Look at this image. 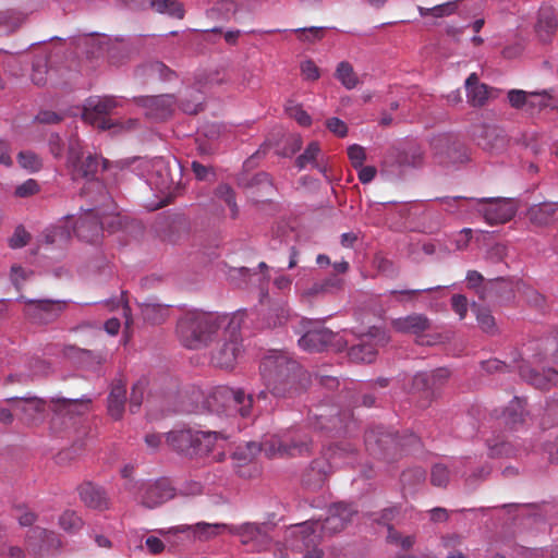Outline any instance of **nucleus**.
I'll list each match as a JSON object with an SVG mask.
<instances>
[{
	"mask_svg": "<svg viewBox=\"0 0 558 558\" xmlns=\"http://www.w3.org/2000/svg\"><path fill=\"white\" fill-rule=\"evenodd\" d=\"M311 439L300 433H288L282 437L272 435L265 438L262 442H247V453L238 451L235 454L243 456L244 460H252L256 453L264 452L268 458L299 457L311 452Z\"/></svg>",
	"mask_w": 558,
	"mask_h": 558,
	"instance_id": "nucleus-3",
	"label": "nucleus"
},
{
	"mask_svg": "<svg viewBox=\"0 0 558 558\" xmlns=\"http://www.w3.org/2000/svg\"><path fill=\"white\" fill-rule=\"evenodd\" d=\"M259 369L266 390L257 393L256 407L253 395L241 388L220 386L206 398L209 411L228 415L236 412L242 417H251L256 412L271 410L267 404L260 405L268 400V393L277 399H293L310 386V375L286 352L269 353L262 360Z\"/></svg>",
	"mask_w": 558,
	"mask_h": 558,
	"instance_id": "nucleus-1",
	"label": "nucleus"
},
{
	"mask_svg": "<svg viewBox=\"0 0 558 558\" xmlns=\"http://www.w3.org/2000/svg\"><path fill=\"white\" fill-rule=\"evenodd\" d=\"M7 401L12 403L13 411L27 425L43 421L47 410V401L35 396L10 397Z\"/></svg>",
	"mask_w": 558,
	"mask_h": 558,
	"instance_id": "nucleus-18",
	"label": "nucleus"
},
{
	"mask_svg": "<svg viewBox=\"0 0 558 558\" xmlns=\"http://www.w3.org/2000/svg\"><path fill=\"white\" fill-rule=\"evenodd\" d=\"M400 167H418L423 162V154L417 147H410L408 150L398 151L396 156Z\"/></svg>",
	"mask_w": 558,
	"mask_h": 558,
	"instance_id": "nucleus-42",
	"label": "nucleus"
},
{
	"mask_svg": "<svg viewBox=\"0 0 558 558\" xmlns=\"http://www.w3.org/2000/svg\"><path fill=\"white\" fill-rule=\"evenodd\" d=\"M417 10L421 16L432 15L434 17H444L451 15L457 10V1H449L433 8L418 7Z\"/></svg>",
	"mask_w": 558,
	"mask_h": 558,
	"instance_id": "nucleus-46",
	"label": "nucleus"
},
{
	"mask_svg": "<svg viewBox=\"0 0 558 558\" xmlns=\"http://www.w3.org/2000/svg\"><path fill=\"white\" fill-rule=\"evenodd\" d=\"M126 400V387L122 380H117L112 384L110 393L108 396V413L118 421L121 420L124 413V404Z\"/></svg>",
	"mask_w": 558,
	"mask_h": 558,
	"instance_id": "nucleus-33",
	"label": "nucleus"
},
{
	"mask_svg": "<svg viewBox=\"0 0 558 558\" xmlns=\"http://www.w3.org/2000/svg\"><path fill=\"white\" fill-rule=\"evenodd\" d=\"M335 77L349 90L354 89L361 83L352 64L348 61H341L338 63L335 71Z\"/></svg>",
	"mask_w": 558,
	"mask_h": 558,
	"instance_id": "nucleus-38",
	"label": "nucleus"
},
{
	"mask_svg": "<svg viewBox=\"0 0 558 558\" xmlns=\"http://www.w3.org/2000/svg\"><path fill=\"white\" fill-rule=\"evenodd\" d=\"M387 541L391 544L400 546L403 549H409L414 544L413 536H401V534L392 526H388Z\"/></svg>",
	"mask_w": 558,
	"mask_h": 558,
	"instance_id": "nucleus-55",
	"label": "nucleus"
},
{
	"mask_svg": "<svg viewBox=\"0 0 558 558\" xmlns=\"http://www.w3.org/2000/svg\"><path fill=\"white\" fill-rule=\"evenodd\" d=\"M74 232L82 241L97 242L102 232V222L98 213L95 209L85 210L75 222Z\"/></svg>",
	"mask_w": 558,
	"mask_h": 558,
	"instance_id": "nucleus-21",
	"label": "nucleus"
},
{
	"mask_svg": "<svg viewBox=\"0 0 558 558\" xmlns=\"http://www.w3.org/2000/svg\"><path fill=\"white\" fill-rule=\"evenodd\" d=\"M25 303L23 313L34 325H48L56 322L66 308V302L50 299H26L20 298Z\"/></svg>",
	"mask_w": 558,
	"mask_h": 558,
	"instance_id": "nucleus-8",
	"label": "nucleus"
},
{
	"mask_svg": "<svg viewBox=\"0 0 558 558\" xmlns=\"http://www.w3.org/2000/svg\"><path fill=\"white\" fill-rule=\"evenodd\" d=\"M411 390L413 392L424 393L426 398L435 397L429 385L427 372H420L413 376Z\"/></svg>",
	"mask_w": 558,
	"mask_h": 558,
	"instance_id": "nucleus-49",
	"label": "nucleus"
},
{
	"mask_svg": "<svg viewBox=\"0 0 558 558\" xmlns=\"http://www.w3.org/2000/svg\"><path fill=\"white\" fill-rule=\"evenodd\" d=\"M311 418L315 428L333 432L343 428V420L339 410L336 407L319 405L314 411H311Z\"/></svg>",
	"mask_w": 558,
	"mask_h": 558,
	"instance_id": "nucleus-24",
	"label": "nucleus"
},
{
	"mask_svg": "<svg viewBox=\"0 0 558 558\" xmlns=\"http://www.w3.org/2000/svg\"><path fill=\"white\" fill-rule=\"evenodd\" d=\"M100 163H102V169L107 168V160L100 159L98 156L88 155L84 160H80L72 168L75 175L94 180L100 168Z\"/></svg>",
	"mask_w": 558,
	"mask_h": 558,
	"instance_id": "nucleus-36",
	"label": "nucleus"
},
{
	"mask_svg": "<svg viewBox=\"0 0 558 558\" xmlns=\"http://www.w3.org/2000/svg\"><path fill=\"white\" fill-rule=\"evenodd\" d=\"M229 435L223 432L196 430L192 428L174 429L167 434V444L175 451L189 456L208 454L218 441H226Z\"/></svg>",
	"mask_w": 558,
	"mask_h": 558,
	"instance_id": "nucleus-4",
	"label": "nucleus"
},
{
	"mask_svg": "<svg viewBox=\"0 0 558 558\" xmlns=\"http://www.w3.org/2000/svg\"><path fill=\"white\" fill-rule=\"evenodd\" d=\"M320 153V147L317 142H312L307 145L304 153L301 154L296 160L295 165L299 169H304L308 165H313L317 167L320 171H323L322 168L316 163V158L318 154Z\"/></svg>",
	"mask_w": 558,
	"mask_h": 558,
	"instance_id": "nucleus-43",
	"label": "nucleus"
},
{
	"mask_svg": "<svg viewBox=\"0 0 558 558\" xmlns=\"http://www.w3.org/2000/svg\"><path fill=\"white\" fill-rule=\"evenodd\" d=\"M284 110H286L287 114L290 118H293L294 120H296V122L300 125H302V126L311 125L312 119H311L310 114L305 110H303L301 105L296 104L295 101L289 100L286 104Z\"/></svg>",
	"mask_w": 558,
	"mask_h": 558,
	"instance_id": "nucleus-48",
	"label": "nucleus"
},
{
	"mask_svg": "<svg viewBox=\"0 0 558 558\" xmlns=\"http://www.w3.org/2000/svg\"><path fill=\"white\" fill-rule=\"evenodd\" d=\"M299 331L303 333L298 341L299 345L307 352H322L331 347L337 338V335L319 320L302 319Z\"/></svg>",
	"mask_w": 558,
	"mask_h": 558,
	"instance_id": "nucleus-7",
	"label": "nucleus"
},
{
	"mask_svg": "<svg viewBox=\"0 0 558 558\" xmlns=\"http://www.w3.org/2000/svg\"><path fill=\"white\" fill-rule=\"evenodd\" d=\"M38 192H39L38 182L34 179H28L25 182H23L22 184L16 186L14 194L17 197L25 198V197L33 196V195L37 194Z\"/></svg>",
	"mask_w": 558,
	"mask_h": 558,
	"instance_id": "nucleus-59",
	"label": "nucleus"
},
{
	"mask_svg": "<svg viewBox=\"0 0 558 558\" xmlns=\"http://www.w3.org/2000/svg\"><path fill=\"white\" fill-rule=\"evenodd\" d=\"M451 308L460 319H464L469 308L466 296L463 294H453L451 298Z\"/></svg>",
	"mask_w": 558,
	"mask_h": 558,
	"instance_id": "nucleus-61",
	"label": "nucleus"
},
{
	"mask_svg": "<svg viewBox=\"0 0 558 558\" xmlns=\"http://www.w3.org/2000/svg\"><path fill=\"white\" fill-rule=\"evenodd\" d=\"M505 282L504 278H496L488 280L485 284L484 277L481 272L476 270H469L466 274V283L470 289L475 290L480 299L485 300L492 291L495 289V286L498 283Z\"/></svg>",
	"mask_w": 558,
	"mask_h": 558,
	"instance_id": "nucleus-34",
	"label": "nucleus"
},
{
	"mask_svg": "<svg viewBox=\"0 0 558 558\" xmlns=\"http://www.w3.org/2000/svg\"><path fill=\"white\" fill-rule=\"evenodd\" d=\"M17 162L23 169L31 172L40 170L43 166L40 158L31 150L19 153Z\"/></svg>",
	"mask_w": 558,
	"mask_h": 558,
	"instance_id": "nucleus-50",
	"label": "nucleus"
},
{
	"mask_svg": "<svg viewBox=\"0 0 558 558\" xmlns=\"http://www.w3.org/2000/svg\"><path fill=\"white\" fill-rule=\"evenodd\" d=\"M331 471V464L326 459H315L303 474L302 482L306 487L317 489L323 486Z\"/></svg>",
	"mask_w": 558,
	"mask_h": 558,
	"instance_id": "nucleus-27",
	"label": "nucleus"
},
{
	"mask_svg": "<svg viewBox=\"0 0 558 558\" xmlns=\"http://www.w3.org/2000/svg\"><path fill=\"white\" fill-rule=\"evenodd\" d=\"M90 399L82 398H53L50 401L52 411L51 425L56 430L69 428L75 424L74 418L89 410Z\"/></svg>",
	"mask_w": 558,
	"mask_h": 558,
	"instance_id": "nucleus-6",
	"label": "nucleus"
},
{
	"mask_svg": "<svg viewBox=\"0 0 558 558\" xmlns=\"http://www.w3.org/2000/svg\"><path fill=\"white\" fill-rule=\"evenodd\" d=\"M83 156V147L81 141L76 137H71L68 144V162L71 167L75 166Z\"/></svg>",
	"mask_w": 558,
	"mask_h": 558,
	"instance_id": "nucleus-56",
	"label": "nucleus"
},
{
	"mask_svg": "<svg viewBox=\"0 0 558 558\" xmlns=\"http://www.w3.org/2000/svg\"><path fill=\"white\" fill-rule=\"evenodd\" d=\"M525 414V400L514 397L502 411L501 416L507 426L515 428L524 422Z\"/></svg>",
	"mask_w": 558,
	"mask_h": 558,
	"instance_id": "nucleus-35",
	"label": "nucleus"
},
{
	"mask_svg": "<svg viewBox=\"0 0 558 558\" xmlns=\"http://www.w3.org/2000/svg\"><path fill=\"white\" fill-rule=\"evenodd\" d=\"M80 497L88 508L105 510L109 507V499L105 489L93 483H84L80 486Z\"/></svg>",
	"mask_w": 558,
	"mask_h": 558,
	"instance_id": "nucleus-29",
	"label": "nucleus"
},
{
	"mask_svg": "<svg viewBox=\"0 0 558 558\" xmlns=\"http://www.w3.org/2000/svg\"><path fill=\"white\" fill-rule=\"evenodd\" d=\"M271 525L268 523L246 522L240 525L229 527V533L240 538L243 546L248 551H264L270 547L272 537L270 535Z\"/></svg>",
	"mask_w": 558,
	"mask_h": 558,
	"instance_id": "nucleus-9",
	"label": "nucleus"
},
{
	"mask_svg": "<svg viewBox=\"0 0 558 558\" xmlns=\"http://www.w3.org/2000/svg\"><path fill=\"white\" fill-rule=\"evenodd\" d=\"M356 509L349 504L337 502L329 507L328 515L323 523L319 521H313L315 533L317 530H320V538L323 536H330L336 533L341 532L351 522L354 514H356Z\"/></svg>",
	"mask_w": 558,
	"mask_h": 558,
	"instance_id": "nucleus-14",
	"label": "nucleus"
},
{
	"mask_svg": "<svg viewBox=\"0 0 558 558\" xmlns=\"http://www.w3.org/2000/svg\"><path fill=\"white\" fill-rule=\"evenodd\" d=\"M388 336L379 328H373L368 335L361 338L360 343L349 349V357L356 363H372L375 361L379 347L388 343Z\"/></svg>",
	"mask_w": 558,
	"mask_h": 558,
	"instance_id": "nucleus-16",
	"label": "nucleus"
},
{
	"mask_svg": "<svg viewBox=\"0 0 558 558\" xmlns=\"http://www.w3.org/2000/svg\"><path fill=\"white\" fill-rule=\"evenodd\" d=\"M0 557L2 558H26L25 550L15 545L0 544Z\"/></svg>",
	"mask_w": 558,
	"mask_h": 558,
	"instance_id": "nucleus-63",
	"label": "nucleus"
},
{
	"mask_svg": "<svg viewBox=\"0 0 558 558\" xmlns=\"http://www.w3.org/2000/svg\"><path fill=\"white\" fill-rule=\"evenodd\" d=\"M472 308L476 311V318L481 328L486 332L492 331L495 327V319L492 314L486 310L480 308L475 303L472 305Z\"/></svg>",
	"mask_w": 558,
	"mask_h": 558,
	"instance_id": "nucleus-57",
	"label": "nucleus"
},
{
	"mask_svg": "<svg viewBox=\"0 0 558 558\" xmlns=\"http://www.w3.org/2000/svg\"><path fill=\"white\" fill-rule=\"evenodd\" d=\"M558 27L556 11L551 5L544 4L538 10L536 32L541 40L549 41Z\"/></svg>",
	"mask_w": 558,
	"mask_h": 558,
	"instance_id": "nucleus-30",
	"label": "nucleus"
},
{
	"mask_svg": "<svg viewBox=\"0 0 558 558\" xmlns=\"http://www.w3.org/2000/svg\"><path fill=\"white\" fill-rule=\"evenodd\" d=\"M473 137L477 146L489 153H499L507 146L504 131L494 125L481 124L474 128Z\"/></svg>",
	"mask_w": 558,
	"mask_h": 558,
	"instance_id": "nucleus-19",
	"label": "nucleus"
},
{
	"mask_svg": "<svg viewBox=\"0 0 558 558\" xmlns=\"http://www.w3.org/2000/svg\"><path fill=\"white\" fill-rule=\"evenodd\" d=\"M151 7L155 11L175 19L184 16V9L178 0H151Z\"/></svg>",
	"mask_w": 558,
	"mask_h": 558,
	"instance_id": "nucleus-41",
	"label": "nucleus"
},
{
	"mask_svg": "<svg viewBox=\"0 0 558 558\" xmlns=\"http://www.w3.org/2000/svg\"><path fill=\"white\" fill-rule=\"evenodd\" d=\"M239 317L204 312H189L177 325L181 343L189 349H201L214 339H218L223 329Z\"/></svg>",
	"mask_w": 558,
	"mask_h": 558,
	"instance_id": "nucleus-2",
	"label": "nucleus"
},
{
	"mask_svg": "<svg viewBox=\"0 0 558 558\" xmlns=\"http://www.w3.org/2000/svg\"><path fill=\"white\" fill-rule=\"evenodd\" d=\"M301 73L305 80L317 81L320 76L318 66L312 60H306L301 63Z\"/></svg>",
	"mask_w": 558,
	"mask_h": 558,
	"instance_id": "nucleus-64",
	"label": "nucleus"
},
{
	"mask_svg": "<svg viewBox=\"0 0 558 558\" xmlns=\"http://www.w3.org/2000/svg\"><path fill=\"white\" fill-rule=\"evenodd\" d=\"M177 492L167 477L148 480L138 487L137 500L146 509H156L174 498Z\"/></svg>",
	"mask_w": 558,
	"mask_h": 558,
	"instance_id": "nucleus-10",
	"label": "nucleus"
},
{
	"mask_svg": "<svg viewBox=\"0 0 558 558\" xmlns=\"http://www.w3.org/2000/svg\"><path fill=\"white\" fill-rule=\"evenodd\" d=\"M143 318L150 324H162L169 316V306L145 302L141 305Z\"/></svg>",
	"mask_w": 558,
	"mask_h": 558,
	"instance_id": "nucleus-37",
	"label": "nucleus"
},
{
	"mask_svg": "<svg viewBox=\"0 0 558 558\" xmlns=\"http://www.w3.org/2000/svg\"><path fill=\"white\" fill-rule=\"evenodd\" d=\"M118 106L114 97H90L86 100L83 109V120L101 130H109L112 126L108 114Z\"/></svg>",
	"mask_w": 558,
	"mask_h": 558,
	"instance_id": "nucleus-15",
	"label": "nucleus"
},
{
	"mask_svg": "<svg viewBox=\"0 0 558 558\" xmlns=\"http://www.w3.org/2000/svg\"><path fill=\"white\" fill-rule=\"evenodd\" d=\"M404 445L399 437L381 426L371 428L365 433L366 450L378 458L386 459L390 453L397 451L399 446L403 447Z\"/></svg>",
	"mask_w": 558,
	"mask_h": 558,
	"instance_id": "nucleus-17",
	"label": "nucleus"
},
{
	"mask_svg": "<svg viewBox=\"0 0 558 558\" xmlns=\"http://www.w3.org/2000/svg\"><path fill=\"white\" fill-rule=\"evenodd\" d=\"M530 96L531 93L522 89H511L508 92L509 104L514 109L525 108L527 110Z\"/></svg>",
	"mask_w": 558,
	"mask_h": 558,
	"instance_id": "nucleus-53",
	"label": "nucleus"
},
{
	"mask_svg": "<svg viewBox=\"0 0 558 558\" xmlns=\"http://www.w3.org/2000/svg\"><path fill=\"white\" fill-rule=\"evenodd\" d=\"M35 11V0H15L12 7L0 9V36L19 32Z\"/></svg>",
	"mask_w": 558,
	"mask_h": 558,
	"instance_id": "nucleus-11",
	"label": "nucleus"
},
{
	"mask_svg": "<svg viewBox=\"0 0 558 558\" xmlns=\"http://www.w3.org/2000/svg\"><path fill=\"white\" fill-rule=\"evenodd\" d=\"M556 107L555 99L548 90L531 92L527 106V112L530 114L541 112L546 108L555 109Z\"/></svg>",
	"mask_w": 558,
	"mask_h": 558,
	"instance_id": "nucleus-39",
	"label": "nucleus"
},
{
	"mask_svg": "<svg viewBox=\"0 0 558 558\" xmlns=\"http://www.w3.org/2000/svg\"><path fill=\"white\" fill-rule=\"evenodd\" d=\"M59 525L65 532L75 533L83 526V521L75 511L65 510L59 518Z\"/></svg>",
	"mask_w": 558,
	"mask_h": 558,
	"instance_id": "nucleus-47",
	"label": "nucleus"
},
{
	"mask_svg": "<svg viewBox=\"0 0 558 558\" xmlns=\"http://www.w3.org/2000/svg\"><path fill=\"white\" fill-rule=\"evenodd\" d=\"M211 352V363L219 368H232L242 353L241 319L229 323L217 339Z\"/></svg>",
	"mask_w": 558,
	"mask_h": 558,
	"instance_id": "nucleus-5",
	"label": "nucleus"
},
{
	"mask_svg": "<svg viewBox=\"0 0 558 558\" xmlns=\"http://www.w3.org/2000/svg\"><path fill=\"white\" fill-rule=\"evenodd\" d=\"M391 326L397 332L421 336L430 328V320L424 314L413 313L393 319Z\"/></svg>",
	"mask_w": 558,
	"mask_h": 558,
	"instance_id": "nucleus-26",
	"label": "nucleus"
},
{
	"mask_svg": "<svg viewBox=\"0 0 558 558\" xmlns=\"http://www.w3.org/2000/svg\"><path fill=\"white\" fill-rule=\"evenodd\" d=\"M348 157L354 169L361 168L366 160V153L364 147L353 144L348 148Z\"/></svg>",
	"mask_w": 558,
	"mask_h": 558,
	"instance_id": "nucleus-58",
	"label": "nucleus"
},
{
	"mask_svg": "<svg viewBox=\"0 0 558 558\" xmlns=\"http://www.w3.org/2000/svg\"><path fill=\"white\" fill-rule=\"evenodd\" d=\"M214 194L217 198L225 202V204L229 207L230 217L232 219H236L239 217L240 210L236 204L234 190L229 184L222 183L216 187Z\"/></svg>",
	"mask_w": 558,
	"mask_h": 558,
	"instance_id": "nucleus-40",
	"label": "nucleus"
},
{
	"mask_svg": "<svg viewBox=\"0 0 558 558\" xmlns=\"http://www.w3.org/2000/svg\"><path fill=\"white\" fill-rule=\"evenodd\" d=\"M468 102L471 107L482 108L489 99L498 96V90L481 83L476 73H471L464 83Z\"/></svg>",
	"mask_w": 558,
	"mask_h": 558,
	"instance_id": "nucleus-22",
	"label": "nucleus"
},
{
	"mask_svg": "<svg viewBox=\"0 0 558 558\" xmlns=\"http://www.w3.org/2000/svg\"><path fill=\"white\" fill-rule=\"evenodd\" d=\"M145 386L143 383L138 381L132 387L131 396H130V411L135 413L140 407L142 405L144 399Z\"/></svg>",
	"mask_w": 558,
	"mask_h": 558,
	"instance_id": "nucleus-60",
	"label": "nucleus"
},
{
	"mask_svg": "<svg viewBox=\"0 0 558 558\" xmlns=\"http://www.w3.org/2000/svg\"><path fill=\"white\" fill-rule=\"evenodd\" d=\"M430 482L434 486L446 487L449 482V471L446 465L437 463L432 468Z\"/></svg>",
	"mask_w": 558,
	"mask_h": 558,
	"instance_id": "nucleus-54",
	"label": "nucleus"
},
{
	"mask_svg": "<svg viewBox=\"0 0 558 558\" xmlns=\"http://www.w3.org/2000/svg\"><path fill=\"white\" fill-rule=\"evenodd\" d=\"M31 239V234L22 227L15 229L13 235L9 240L12 248H20L25 246Z\"/></svg>",
	"mask_w": 558,
	"mask_h": 558,
	"instance_id": "nucleus-62",
	"label": "nucleus"
},
{
	"mask_svg": "<svg viewBox=\"0 0 558 558\" xmlns=\"http://www.w3.org/2000/svg\"><path fill=\"white\" fill-rule=\"evenodd\" d=\"M12 515L21 526H32L37 519L36 513L25 506H15L12 509Z\"/></svg>",
	"mask_w": 558,
	"mask_h": 558,
	"instance_id": "nucleus-52",
	"label": "nucleus"
},
{
	"mask_svg": "<svg viewBox=\"0 0 558 558\" xmlns=\"http://www.w3.org/2000/svg\"><path fill=\"white\" fill-rule=\"evenodd\" d=\"M520 375L535 388L546 390L553 386H558V372L553 368L536 372L527 366H520Z\"/></svg>",
	"mask_w": 558,
	"mask_h": 558,
	"instance_id": "nucleus-28",
	"label": "nucleus"
},
{
	"mask_svg": "<svg viewBox=\"0 0 558 558\" xmlns=\"http://www.w3.org/2000/svg\"><path fill=\"white\" fill-rule=\"evenodd\" d=\"M54 541L56 534L53 532L39 526L32 529L26 535L27 549L35 558L44 557Z\"/></svg>",
	"mask_w": 558,
	"mask_h": 558,
	"instance_id": "nucleus-25",
	"label": "nucleus"
},
{
	"mask_svg": "<svg viewBox=\"0 0 558 558\" xmlns=\"http://www.w3.org/2000/svg\"><path fill=\"white\" fill-rule=\"evenodd\" d=\"M558 214V204L542 203L531 206L526 216L531 223L535 226H547L556 220Z\"/></svg>",
	"mask_w": 558,
	"mask_h": 558,
	"instance_id": "nucleus-32",
	"label": "nucleus"
},
{
	"mask_svg": "<svg viewBox=\"0 0 558 558\" xmlns=\"http://www.w3.org/2000/svg\"><path fill=\"white\" fill-rule=\"evenodd\" d=\"M426 478V472L420 466H415L402 472L400 481L403 488L411 489L423 483Z\"/></svg>",
	"mask_w": 558,
	"mask_h": 558,
	"instance_id": "nucleus-44",
	"label": "nucleus"
},
{
	"mask_svg": "<svg viewBox=\"0 0 558 558\" xmlns=\"http://www.w3.org/2000/svg\"><path fill=\"white\" fill-rule=\"evenodd\" d=\"M233 526L232 524H226V523H206V522H198L194 525H180L177 527H171L169 530L166 529H159L157 530V533L159 535H167L170 533H180L185 532L187 530H192L194 532V535L197 536L202 541H208L223 531H227L229 533V527Z\"/></svg>",
	"mask_w": 558,
	"mask_h": 558,
	"instance_id": "nucleus-23",
	"label": "nucleus"
},
{
	"mask_svg": "<svg viewBox=\"0 0 558 558\" xmlns=\"http://www.w3.org/2000/svg\"><path fill=\"white\" fill-rule=\"evenodd\" d=\"M476 210L492 226L506 223L513 218L517 208L509 198H481L476 201Z\"/></svg>",
	"mask_w": 558,
	"mask_h": 558,
	"instance_id": "nucleus-13",
	"label": "nucleus"
},
{
	"mask_svg": "<svg viewBox=\"0 0 558 558\" xmlns=\"http://www.w3.org/2000/svg\"><path fill=\"white\" fill-rule=\"evenodd\" d=\"M356 449L351 444L335 445L326 449L324 459L331 464V470L354 462Z\"/></svg>",
	"mask_w": 558,
	"mask_h": 558,
	"instance_id": "nucleus-31",
	"label": "nucleus"
},
{
	"mask_svg": "<svg viewBox=\"0 0 558 558\" xmlns=\"http://www.w3.org/2000/svg\"><path fill=\"white\" fill-rule=\"evenodd\" d=\"M136 102L145 109L148 118L161 121L172 114L175 99L172 95H158L136 98Z\"/></svg>",
	"mask_w": 558,
	"mask_h": 558,
	"instance_id": "nucleus-20",
	"label": "nucleus"
},
{
	"mask_svg": "<svg viewBox=\"0 0 558 558\" xmlns=\"http://www.w3.org/2000/svg\"><path fill=\"white\" fill-rule=\"evenodd\" d=\"M450 377V371L446 367H439L428 373L429 385L434 396L447 383Z\"/></svg>",
	"mask_w": 558,
	"mask_h": 558,
	"instance_id": "nucleus-51",
	"label": "nucleus"
},
{
	"mask_svg": "<svg viewBox=\"0 0 558 558\" xmlns=\"http://www.w3.org/2000/svg\"><path fill=\"white\" fill-rule=\"evenodd\" d=\"M314 522L293 525L289 536L293 537L292 551L304 553L302 558H323L324 551L318 547L320 535L315 533Z\"/></svg>",
	"mask_w": 558,
	"mask_h": 558,
	"instance_id": "nucleus-12",
	"label": "nucleus"
},
{
	"mask_svg": "<svg viewBox=\"0 0 558 558\" xmlns=\"http://www.w3.org/2000/svg\"><path fill=\"white\" fill-rule=\"evenodd\" d=\"M51 71L48 68L46 57L37 58L33 63L32 81L34 84L41 86L48 82Z\"/></svg>",
	"mask_w": 558,
	"mask_h": 558,
	"instance_id": "nucleus-45",
	"label": "nucleus"
}]
</instances>
